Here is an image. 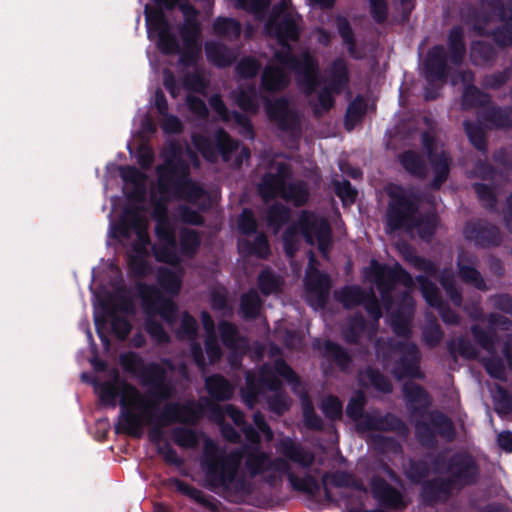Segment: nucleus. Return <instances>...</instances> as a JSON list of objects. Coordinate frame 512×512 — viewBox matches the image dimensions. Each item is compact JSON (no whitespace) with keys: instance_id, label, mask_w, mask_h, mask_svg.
<instances>
[{"instance_id":"nucleus-1","label":"nucleus","mask_w":512,"mask_h":512,"mask_svg":"<svg viewBox=\"0 0 512 512\" xmlns=\"http://www.w3.org/2000/svg\"><path fill=\"white\" fill-rule=\"evenodd\" d=\"M217 445L210 439L205 442L203 467L208 482L214 487H228L237 475L239 466L245 458V468L250 476L255 477L271 468L270 456L259 449L244 445L228 454H218Z\"/></svg>"},{"instance_id":"nucleus-2","label":"nucleus","mask_w":512,"mask_h":512,"mask_svg":"<svg viewBox=\"0 0 512 512\" xmlns=\"http://www.w3.org/2000/svg\"><path fill=\"white\" fill-rule=\"evenodd\" d=\"M160 194L197 204L206 195L205 189L190 177L189 165L181 158L166 159L156 167Z\"/></svg>"},{"instance_id":"nucleus-3","label":"nucleus","mask_w":512,"mask_h":512,"mask_svg":"<svg viewBox=\"0 0 512 512\" xmlns=\"http://www.w3.org/2000/svg\"><path fill=\"white\" fill-rule=\"evenodd\" d=\"M388 203L385 211V228L388 232H412L415 217L420 210V197L401 184L385 186Z\"/></svg>"},{"instance_id":"nucleus-4","label":"nucleus","mask_w":512,"mask_h":512,"mask_svg":"<svg viewBox=\"0 0 512 512\" xmlns=\"http://www.w3.org/2000/svg\"><path fill=\"white\" fill-rule=\"evenodd\" d=\"M298 231L303 235L307 244L317 243L323 258L328 257L333 244V235L331 225L326 218L318 217L311 212H302L297 223L289 226L283 232L284 248L289 256L294 254L293 243Z\"/></svg>"},{"instance_id":"nucleus-5","label":"nucleus","mask_w":512,"mask_h":512,"mask_svg":"<svg viewBox=\"0 0 512 512\" xmlns=\"http://www.w3.org/2000/svg\"><path fill=\"white\" fill-rule=\"evenodd\" d=\"M435 472L444 474L455 490H462L477 484L480 467L476 458L467 451H456L450 456L436 454L432 459Z\"/></svg>"},{"instance_id":"nucleus-6","label":"nucleus","mask_w":512,"mask_h":512,"mask_svg":"<svg viewBox=\"0 0 512 512\" xmlns=\"http://www.w3.org/2000/svg\"><path fill=\"white\" fill-rule=\"evenodd\" d=\"M386 347L388 352L383 353V360H388L390 354H399V358L395 360L392 369L396 379L423 380L425 378V374L421 370V352L416 343L389 339Z\"/></svg>"},{"instance_id":"nucleus-7","label":"nucleus","mask_w":512,"mask_h":512,"mask_svg":"<svg viewBox=\"0 0 512 512\" xmlns=\"http://www.w3.org/2000/svg\"><path fill=\"white\" fill-rule=\"evenodd\" d=\"M372 275L380 293L385 308L389 309L394 303L393 291L398 283L406 288L414 286L411 274L399 263L388 266L373 260L371 262Z\"/></svg>"},{"instance_id":"nucleus-8","label":"nucleus","mask_w":512,"mask_h":512,"mask_svg":"<svg viewBox=\"0 0 512 512\" xmlns=\"http://www.w3.org/2000/svg\"><path fill=\"white\" fill-rule=\"evenodd\" d=\"M100 305L102 310L111 318V329L115 337L120 341L126 340L132 330V325L126 317L119 316L117 312L120 311L126 314L135 312L131 297L124 290H121L115 294H108Z\"/></svg>"},{"instance_id":"nucleus-9","label":"nucleus","mask_w":512,"mask_h":512,"mask_svg":"<svg viewBox=\"0 0 512 512\" xmlns=\"http://www.w3.org/2000/svg\"><path fill=\"white\" fill-rule=\"evenodd\" d=\"M192 141L202 157L210 163L217 162L218 154L221 155L224 162L230 161L232 154L239 147V142L232 139L223 128H219L215 132L214 143L209 137L201 134L194 135Z\"/></svg>"},{"instance_id":"nucleus-10","label":"nucleus","mask_w":512,"mask_h":512,"mask_svg":"<svg viewBox=\"0 0 512 512\" xmlns=\"http://www.w3.org/2000/svg\"><path fill=\"white\" fill-rule=\"evenodd\" d=\"M157 406L158 404L154 401H150L145 407H151L154 416L162 422V425L169 426L175 423L195 425L202 417L201 409L194 401L180 403L167 400L160 410Z\"/></svg>"},{"instance_id":"nucleus-11","label":"nucleus","mask_w":512,"mask_h":512,"mask_svg":"<svg viewBox=\"0 0 512 512\" xmlns=\"http://www.w3.org/2000/svg\"><path fill=\"white\" fill-rule=\"evenodd\" d=\"M137 292L146 313L158 314L169 325L176 322L178 315L177 304L172 299L164 297L155 285L143 282L138 283Z\"/></svg>"},{"instance_id":"nucleus-12","label":"nucleus","mask_w":512,"mask_h":512,"mask_svg":"<svg viewBox=\"0 0 512 512\" xmlns=\"http://www.w3.org/2000/svg\"><path fill=\"white\" fill-rule=\"evenodd\" d=\"M139 379L143 386L148 387V396L156 404L170 400L175 387L170 380L166 369L157 362H149L143 369Z\"/></svg>"},{"instance_id":"nucleus-13","label":"nucleus","mask_w":512,"mask_h":512,"mask_svg":"<svg viewBox=\"0 0 512 512\" xmlns=\"http://www.w3.org/2000/svg\"><path fill=\"white\" fill-rule=\"evenodd\" d=\"M265 110L269 120L280 131L299 137L301 117L296 109L291 108L288 98L282 96L275 100H268L265 104Z\"/></svg>"},{"instance_id":"nucleus-14","label":"nucleus","mask_w":512,"mask_h":512,"mask_svg":"<svg viewBox=\"0 0 512 512\" xmlns=\"http://www.w3.org/2000/svg\"><path fill=\"white\" fill-rule=\"evenodd\" d=\"M282 389V382L279 377L275 374L274 370L263 365L259 370L258 377L251 373L246 376V385L242 389V399L244 403L252 408L258 400V397L262 395L265 390L278 392Z\"/></svg>"},{"instance_id":"nucleus-15","label":"nucleus","mask_w":512,"mask_h":512,"mask_svg":"<svg viewBox=\"0 0 512 512\" xmlns=\"http://www.w3.org/2000/svg\"><path fill=\"white\" fill-rule=\"evenodd\" d=\"M463 235L468 242L481 249L496 248L503 242L500 228L486 219L467 221Z\"/></svg>"},{"instance_id":"nucleus-16","label":"nucleus","mask_w":512,"mask_h":512,"mask_svg":"<svg viewBox=\"0 0 512 512\" xmlns=\"http://www.w3.org/2000/svg\"><path fill=\"white\" fill-rule=\"evenodd\" d=\"M265 31L277 40L280 51H292L291 42L300 39V27L297 18L292 13H285L280 18H268Z\"/></svg>"},{"instance_id":"nucleus-17","label":"nucleus","mask_w":512,"mask_h":512,"mask_svg":"<svg viewBox=\"0 0 512 512\" xmlns=\"http://www.w3.org/2000/svg\"><path fill=\"white\" fill-rule=\"evenodd\" d=\"M146 22L149 31H155L158 36L157 47L164 55H174L180 52V45L174 33L171 32V25L165 13L159 11H147Z\"/></svg>"},{"instance_id":"nucleus-18","label":"nucleus","mask_w":512,"mask_h":512,"mask_svg":"<svg viewBox=\"0 0 512 512\" xmlns=\"http://www.w3.org/2000/svg\"><path fill=\"white\" fill-rule=\"evenodd\" d=\"M449 56L442 44L433 45L428 49L423 61L425 80L430 85L445 84L450 75Z\"/></svg>"},{"instance_id":"nucleus-19","label":"nucleus","mask_w":512,"mask_h":512,"mask_svg":"<svg viewBox=\"0 0 512 512\" xmlns=\"http://www.w3.org/2000/svg\"><path fill=\"white\" fill-rule=\"evenodd\" d=\"M370 488L373 498L377 501L379 507L385 511L403 510L408 505L402 492L380 476L372 477Z\"/></svg>"},{"instance_id":"nucleus-20","label":"nucleus","mask_w":512,"mask_h":512,"mask_svg":"<svg viewBox=\"0 0 512 512\" xmlns=\"http://www.w3.org/2000/svg\"><path fill=\"white\" fill-rule=\"evenodd\" d=\"M477 262L478 259L474 254L461 250L456 259L457 274L464 283L472 285L479 291H487L488 286L476 268Z\"/></svg>"},{"instance_id":"nucleus-21","label":"nucleus","mask_w":512,"mask_h":512,"mask_svg":"<svg viewBox=\"0 0 512 512\" xmlns=\"http://www.w3.org/2000/svg\"><path fill=\"white\" fill-rule=\"evenodd\" d=\"M477 262L478 259L474 254L461 250L456 259L457 274L464 283L472 285L479 291H487L488 286L476 268Z\"/></svg>"},{"instance_id":"nucleus-22","label":"nucleus","mask_w":512,"mask_h":512,"mask_svg":"<svg viewBox=\"0 0 512 512\" xmlns=\"http://www.w3.org/2000/svg\"><path fill=\"white\" fill-rule=\"evenodd\" d=\"M454 490L445 477H435L423 481L420 489V498L423 504L434 506L448 501Z\"/></svg>"},{"instance_id":"nucleus-23","label":"nucleus","mask_w":512,"mask_h":512,"mask_svg":"<svg viewBox=\"0 0 512 512\" xmlns=\"http://www.w3.org/2000/svg\"><path fill=\"white\" fill-rule=\"evenodd\" d=\"M331 278L326 273L317 272L305 283L308 300L312 306L323 309L328 304L331 289Z\"/></svg>"},{"instance_id":"nucleus-24","label":"nucleus","mask_w":512,"mask_h":512,"mask_svg":"<svg viewBox=\"0 0 512 512\" xmlns=\"http://www.w3.org/2000/svg\"><path fill=\"white\" fill-rule=\"evenodd\" d=\"M277 450L286 459L302 468H310L315 461V455L312 451L290 437L281 439Z\"/></svg>"},{"instance_id":"nucleus-25","label":"nucleus","mask_w":512,"mask_h":512,"mask_svg":"<svg viewBox=\"0 0 512 512\" xmlns=\"http://www.w3.org/2000/svg\"><path fill=\"white\" fill-rule=\"evenodd\" d=\"M274 57L278 63L293 70L298 76L319 68L318 61L307 51L301 57L292 51H276Z\"/></svg>"},{"instance_id":"nucleus-26","label":"nucleus","mask_w":512,"mask_h":512,"mask_svg":"<svg viewBox=\"0 0 512 512\" xmlns=\"http://www.w3.org/2000/svg\"><path fill=\"white\" fill-rule=\"evenodd\" d=\"M326 85L334 94H341L350 83V73L347 62L342 57L335 58L326 69Z\"/></svg>"},{"instance_id":"nucleus-27","label":"nucleus","mask_w":512,"mask_h":512,"mask_svg":"<svg viewBox=\"0 0 512 512\" xmlns=\"http://www.w3.org/2000/svg\"><path fill=\"white\" fill-rule=\"evenodd\" d=\"M143 208L140 206L127 207L124 209L118 223L111 226L110 235L115 239L130 237L131 230L138 228L141 223Z\"/></svg>"},{"instance_id":"nucleus-28","label":"nucleus","mask_w":512,"mask_h":512,"mask_svg":"<svg viewBox=\"0 0 512 512\" xmlns=\"http://www.w3.org/2000/svg\"><path fill=\"white\" fill-rule=\"evenodd\" d=\"M414 308L413 299L407 292L403 293L402 305L391 317V327L393 332L405 339L410 338L412 331L410 327V315Z\"/></svg>"},{"instance_id":"nucleus-29","label":"nucleus","mask_w":512,"mask_h":512,"mask_svg":"<svg viewBox=\"0 0 512 512\" xmlns=\"http://www.w3.org/2000/svg\"><path fill=\"white\" fill-rule=\"evenodd\" d=\"M290 84L289 75L279 66L267 65L261 75L260 86L266 93H279Z\"/></svg>"},{"instance_id":"nucleus-30","label":"nucleus","mask_w":512,"mask_h":512,"mask_svg":"<svg viewBox=\"0 0 512 512\" xmlns=\"http://www.w3.org/2000/svg\"><path fill=\"white\" fill-rule=\"evenodd\" d=\"M479 118L496 129L512 128V107L491 104L479 112Z\"/></svg>"},{"instance_id":"nucleus-31","label":"nucleus","mask_w":512,"mask_h":512,"mask_svg":"<svg viewBox=\"0 0 512 512\" xmlns=\"http://www.w3.org/2000/svg\"><path fill=\"white\" fill-rule=\"evenodd\" d=\"M205 389L217 402L228 401L234 395V386L221 374H213L205 379Z\"/></svg>"},{"instance_id":"nucleus-32","label":"nucleus","mask_w":512,"mask_h":512,"mask_svg":"<svg viewBox=\"0 0 512 512\" xmlns=\"http://www.w3.org/2000/svg\"><path fill=\"white\" fill-rule=\"evenodd\" d=\"M448 56L450 62L455 66H460L466 55V44L464 40L463 28L459 25L453 26L447 37Z\"/></svg>"},{"instance_id":"nucleus-33","label":"nucleus","mask_w":512,"mask_h":512,"mask_svg":"<svg viewBox=\"0 0 512 512\" xmlns=\"http://www.w3.org/2000/svg\"><path fill=\"white\" fill-rule=\"evenodd\" d=\"M398 161L403 169L411 176L424 179L428 174L425 159L414 150H405L398 156Z\"/></svg>"},{"instance_id":"nucleus-34","label":"nucleus","mask_w":512,"mask_h":512,"mask_svg":"<svg viewBox=\"0 0 512 512\" xmlns=\"http://www.w3.org/2000/svg\"><path fill=\"white\" fill-rule=\"evenodd\" d=\"M428 161L434 174L430 187L433 190H439L449 177L451 158L446 151L442 150L439 155L429 158Z\"/></svg>"},{"instance_id":"nucleus-35","label":"nucleus","mask_w":512,"mask_h":512,"mask_svg":"<svg viewBox=\"0 0 512 512\" xmlns=\"http://www.w3.org/2000/svg\"><path fill=\"white\" fill-rule=\"evenodd\" d=\"M212 30L217 37L233 42L240 38L242 25L235 18L218 16L212 23Z\"/></svg>"},{"instance_id":"nucleus-36","label":"nucleus","mask_w":512,"mask_h":512,"mask_svg":"<svg viewBox=\"0 0 512 512\" xmlns=\"http://www.w3.org/2000/svg\"><path fill=\"white\" fill-rule=\"evenodd\" d=\"M204 48L207 60L218 68L229 67L235 61L232 51L224 44L208 41Z\"/></svg>"},{"instance_id":"nucleus-37","label":"nucleus","mask_w":512,"mask_h":512,"mask_svg":"<svg viewBox=\"0 0 512 512\" xmlns=\"http://www.w3.org/2000/svg\"><path fill=\"white\" fill-rule=\"evenodd\" d=\"M497 57L494 46L486 41L478 40L471 43L470 60L475 66L492 65Z\"/></svg>"},{"instance_id":"nucleus-38","label":"nucleus","mask_w":512,"mask_h":512,"mask_svg":"<svg viewBox=\"0 0 512 512\" xmlns=\"http://www.w3.org/2000/svg\"><path fill=\"white\" fill-rule=\"evenodd\" d=\"M287 182L281 180L273 173H265L258 186V192L264 202H269L276 199L278 196L282 197Z\"/></svg>"},{"instance_id":"nucleus-39","label":"nucleus","mask_w":512,"mask_h":512,"mask_svg":"<svg viewBox=\"0 0 512 512\" xmlns=\"http://www.w3.org/2000/svg\"><path fill=\"white\" fill-rule=\"evenodd\" d=\"M491 103V96L481 91L475 85L465 86L462 93L461 107L462 110H470L473 108L485 109Z\"/></svg>"},{"instance_id":"nucleus-40","label":"nucleus","mask_w":512,"mask_h":512,"mask_svg":"<svg viewBox=\"0 0 512 512\" xmlns=\"http://www.w3.org/2000/svg\"><path fill=\"white\" fill-rule=\"evenodd\" d=\"M429 422L436 432V436H440L447 441H453L456 436V429L450 417L445 413L434 410L429 414Z\"/></svg>"},{"instance_id":"nucleus-41","label":"nucleus","mask_w":512,"mask_h":512,"mask_svg":"<svg viewBox=\"0 0 512 512\" xmlns=\"http://www.w3.org/2000/svg\"><path fill=\"white\" fill-rule=\"evenodd\" d=\"M403 393L408 403L419 404V407H414V412L423 413L431 405V397L427 390L416 383H406L403 386Z\"/></svg>"},{"instance_id":"nucleus-42","label":"nucleus","mask_w":512,"mask_h":512,"mask_svg":"<svg viewBox=\"0 0 512 512\" xmlns=\"http://www.w3.org/2000/svg\"><path fill=\"white\" fill-rule=\"evenodd\" d=\"M324 356L341 371H347L353 361L351 355L344 347L331 340L324 342Z\"/></svg>"},{"instance_id":"nucleus-43","label":"nucleus","mask_w":512,"mask_h":512,"mask_svg":"<svg viewBox=\"0 0 512 512\" xmlns=\"http://www.w3.org/2000/svg\"><path fill=\"white\" fill-rule=\"evenodd\" d=\"M263 301L255 289H249L240 297V313L245 320H255L260 315Z\"/></svg>"},{"instance_id":"nucleus-44","label":"nucleus","mask_w":512,"mask_h":512,"mask_svg":"<svg viewBox=\"0 0 512 512\" xmlns=\"http://www.w3.org/2000/svg\"><path fill=\"white\" fill-rule=\"evenodd\" d=\"M201 245V234L191 228H181L179 233L180 254L187 258H194Z\"/></svg>"},{"instance_id":"nucleus-45","label":"nucleus","mask_w":512,"mask_h":512,"mask_svg":"<svg viewBox=\"0 0 512 512\" xmlns=\"http://www.w3.org/2000/svg\"><path fill=\"white\" fill-rule=\"evenodd\" d=\"M438 223L439 216L436 212L430 211L421 214L419 211L415 217V226H413V231L417 230L418 235L422 240L429 241L436 233Z\"/></svg>"},{"instance_id":"nucleus-46","label":"nucleus","mask_w":512,"mask_h":512,"mask_svg":"<svg viewBox=\"0 0 512 512\" xmlns=\"http://www.w3.org/2000/svg\"><path fill=\"white\" fill-rule=\"evenodd\" d=\"M153 255L157 262L168 264L172 267L181 265L182 259L177 251V239H173V243L160 242L159 245L152 247Z\"/></svg>"},{"instance_id":"nucleus-47","label":"nucleus","mask_w":512,"mask_h":512,"mask_svg":"<svg viewBox=\"0 0 512 512\" xmlns=\"http://www.w3.org/2000/svg\"><path fill=\"white\" fill-rule=\"evenodd\" d=\"M368 291L358 285H346L335 292V298L345 309H353L362 304Z\"/></svg>"},{"instance_id":"nucleus-48","label":"nucleus","mask_w":512,"mask_h":512,"mask_svg":"<svg viewBox=\"0 0 512 512\" xmlns=\"http://www.w3.org/2000/svg\"><path fill=\"white\" fill-rule=\"evenodd\" d=\"M367 112V103L362 95H357L349 104L345 112L344 126L351 131L360 123Z\"/></svg>"},{"instance_id":"nucleus-49","label":"nucleus","mask_w":512,"mask_h":512,"mask_svg":"<svg viewBox=\"0 0 512 512\" xmlns=\"http://www.w3.org/2000/svg\"><path fill=\"white\" fill-rule=\"evenodd\" d=\"M463 128L473 147L485 155L488 151V145L487 137L481 123L471 120H464Z\"/></svg>"},{"instance_id":"nucleus-50","label":"nucleus","mask_w":512,"mask_h":512,"mask_svg":"<svg viewBox=\"0 0 512 512\" xmlns=\"http://www.w3.org/2000/svg\"><path fill=\"white\" fill-rule=\"evenodd\" d=\"M447 350L453 360H457V354L468 360H474L478 351L472 342L465 336H459L447 342Z\"/></svg>"},{"instance_id":"nucleus-51","label":"nucleus","mask_w":512,"mask_h":512,"mask_svg":"<svg viewBox=\"0 0 512 512\" xmlns=\"http://www.w3.org/2000/svg\"><path fill=\"white\" fill-rule=\"evenodd\" d=\"M291 219V209L279 202L273 203L266 211L267 225L275 231L280 230Z\"/></svg>"},{"instance_id":"nucleus-52","label":"nucleus","mask_w":512,"mask_h":512,"mask_svg":"<svg viewBox=\"0 0 512 512\" xmlns=\"http://www.w3.org/2000/svg\"><path fill=\"white\" fill-rule=\"evenodd\" d=\"M415 279L419 285V289L424 300L430 307L436 308L444 302L439 288L427 276L417 275Z\"/></svg>"},{"instance_id":"nucleus-53","label":"nucleus","mask_w":512,"mask_h":512,"mask_svg":"<svg viewBox=\"0 0 512 512\" xmlns=\"http://www.w3.org/2000/svg\"><path fill=\"white\" fill-rule=\"evenodd\" d=\"M309 189L304 181L286 183L282 199L292 202L296 207L304 206L309 199Z\"/></svg>"},{"instance_id":"nucleus-54","label":"nucleus","mask_w":512,"mask_h":512,"mask_svg":"<svg viewBox=\"0 0 512 512\" xmlns=\"http://www.w3.org/2000/svg\"><path fill=\"white\" fill-rule=\"evenodd\" d=\"M172 440L180 448L195 449L200 442V434L193 428L178 426L172 430Z\"/></svg>"},{"instance_id":"nucleus-55","label":"nucleus","mask_w":512,"mask_h":512,"mask_svg":"<svg viewBox=\"0 0 512 512\" xmlns=\"http://www.w3.org/2000/svg\"><path fill=\"white\" fill-rule=\"evenodd\" d=\"M240 249L249 255H254L260 259H266L271 253L270 244L267 236L260 232L256 235L254 241L244 240Z\"/></svg>"},{"instance_id":"nucleus-56","label":"nucleus","mask_w":512,"mask_h":512,"mask_svg":"<svg viewBox=\"0 0 512 512\" xmlns=\"http://www.w3.org/2000/svg\"><path fill=\"white\" fill-rule=\"evenodd\" d=\"M366 327L367 322L362 313L359 312L353 315L349 319L347 327L342 331L345 342L352 345L358 344Z\"/></svg>"},{"instance_id":"nucleus-57","label":"nucleus","mask_w":512,"mask_h":512,"mask_svg":"<svg viewBox=\"0 0 512 512\" xmlns=\"http://www.w3.org/2000/svg\"><path fill=\"white\" fill-rule=\"evenodd\" d=\"M157 282L165 292L173 296L179 294L182 286L181 277L167 267L158 269Z\"/></svg>"},{"instance_id":"nucleus-58","label":"nucleus","mask_w":512,"mask_h":512,"mask_svg":"<svg viewBox=\"0 0 512 512\" xmlns=\"http://www.w3.org/2000/svg\"><path fill=\"white\" fill-rule=\"evenodd\" d=\"M430 473V467L424 459H409L405 468V476L413 484H422Z\"/></svg>"},{"instance_id":"nucleus-59","label":"nucleus","mask_w":512,"mask_h":512,"mask_svg":"<svg viewBox=\"0 0 512 512\" xmlns=\"http://www.w3.org/2000/svg\"><path fill=\"white\" fill-rule=\"evenodd\" d=\"M257 284L260 292L264 296H269L280 291L282 282L278 275H276L271 269L266 268L259 273Z\"/></svg>"},{"instance_id":"nucleus-60","label":"nucleus","mask_w":512,"mask_h":512,"mask_svg":"<svg viewBox=\"0 0 512 512\" xmlns=\"http://www.w3.org/2000/svg\"><path fill=\"white\" fill-rule=\"evenodd\" d=\"M119 363L125 372L137 378H139L143 369L147 365L144 359L138 353L133 351L120 354Z\"/></svg>"},{"instance_id":"nucleus-61","label":"nucleus","mask_w":512,"mask_h":512,"mask_svg":"<svg viewBox=\"0 0 512 512\" xmlns=\"http://www.w3.org/2000/svg\"><path fill=\"white\" fill-rule=\"evenodd\" d=\"M337 31L342 38L343 43L347 46L348 52L354 58L356 56V38L349 20L346 17L338 16L336 19Z\"/></svg>"},{"instance_id":"nucleus-62","label":"nucleus","mask_w":512,"mask_h":512,"mask_svg":"<svg viewBox=\"0 0 512 512\" xmlns=\"http://www.w3.org/2000/svg\"><path fill=\"white\" fill-rule=\"evenodd\" d=\"M261 62L253 56L242 57L235 66V72L244 80L253 79L261 70Z\"/></svg>"},{"instance_id":"nucleus-63","label":"nucleus","mask_w":512,"mask_h":512,"mask_svg":"<svg viewBox=\"0 0 512 512\" xmlns=\"http://www.w3.org/2000/svg\"><path fill=\"white\" fill-rule=\"evenodd\" d=\"M474 341L485 351L489 353L495 352L496 334L493 330H487L478 324H474L470 328Z\"/></svg>"},{"instance_id":"nucleus-64","label":"nucleus","mask_w":512,"mask_h":512,"mask_svg":"<svg viewBox=\"0 0 512 512\" xmlns=\"http://www.w3.org/2000/svg\"><path fill=\"white\" fill-rule=\"evenodd\" d=\"M378 426V431L381 432H395L399 435H406L408 433L406 423L392 413H387L384 416L379 414Z\"/></svg>"}]
</instances>
